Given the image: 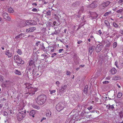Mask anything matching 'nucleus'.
<instances>
[{
    "label": "nucleus",
    "mask_w": 123,
    "mask_h": 123,
    "mask_svg": "<svg viewBox=\"0 0 123 123\" xmlns=\"http://www.w3.org/2000/svg\"><path fill=\"white\" fill-rule=\"evenodd\" d=\"M47 98L46 95L44 94L39 96L35 99V101L39 105H42L44 104Z\"/></svg>",
    "instance_id": "1"
},
{
    "label": "nucleus",
    "mask_w": 123,
    "mask_h": 123,
    "mask_svg": "<svg viewBox=\"0 0 123 123\" xmlns=\"http://www.w3.org/2000/svg\"><path fill=\"white\" fill-rule=\"evenodd\" d=\"M26 115L25 111L19 112L17 115V118L18 120L19 121H21L23 119Z\"/></svg>",
    "instance_id": "2"
},
{
    "label": "nucleus",
    "mask_w": 123,
    "mask_h": 123,
    "mask_svg": "<svg viewBox=\"0 0 123 123\" xmlns=\"http://www.w3.org/2000/svg\"><path fill=\"white\" fill-rule=\"evenodd\" d=\"M63 105L61 103H59L56 105V110L59 111H60L62 110L64 108Z\"/></svg>",
    "instance_id": "3"
},
{
    "label": "nucleus",
    "mask_w": 123,
    "mask_h": 123,
    "mask_svg": "<svg viewBox=\"0 0 123 123\" xmlns=\"http://www.w3.org/2000/svg\"><path fill=\"white\" fill-rule=\"evenodd\" d=\"M91 15L90 17H91L92 19H94L98 17V15L95 12H90Z\"/></svg>",
    "instance_id": "4"
},
{
    "label": "nucleus",
    "mask_w": 123,
    "mask_h": 123,
    "mask_svg": "<svg viewBox=\"0 0 123 123\" xmlns=\"http://www.w3.org/2000/svg\"><path fill=\"white\" fill-rule=\"evenodd\" d=\"M26 24L28 25H36L37 24L36 22L33 20L28 21L25 22Z\"/></svg>",
    "instance_id": "5"
},
{
    "label": "nucleus",
    "mask_w": 123,
    "mask_h": 123,
    "mask_svg": "<svg viewBox=\"0 0 123 123\" xmlns=\"http://www.w3.org/2000/svg\"><path fill=\"white\" fill-rule=\"evenodd\" d=\"M74 61L76 64H79L80 62L79 59L77 56L75 54L74 56Z\"/></svg>",
    "instance_id": "6"
},
{
    "label": "nucleus",
    "mask_w": 123,
    "mask_h": 123,
    "mask_svg": "<svg viewBox=\"0 0 123 123\" xmlns=\"http://www.w3.org/2000/svg\"><path fill=\"white\" fill-rule=\"evenodd\" d=\"M96 2L95 1H94L88 6L89 7L92 8L96 7L97 6V4H96Z\"/></svg>",
    "instance_id": "7"
},
{
    "label": "nucleus",
    "mask_w": 123,
    "mask_h": 123,
    "mask_svg": "<svg viewBox=\"0 0 123 123\" xmlns=\"http://www.w3.org/2000/svg\"><path fill=\"white\" fill-rule=\"evenodd\" d=\"M36 29V27H33L30 28L28 29H27L26 30V32H31L33 31Z\"/></svg>",
    "instance_id": "8"
},
{
    "label": "nucleus",
    "mask_w": 123,
    "mask_h": 123,
    "mask_svg": "<svg viewBox=\"0 0 123 123\" xmlns=\"http://www.w3.org/2000/svg\"><path fill=\"white\" fill-rule=\"evenodd\" d=\"M5 54L7 55L9 57H11L12 56V53L9 50H8L6 51Z\"/></svg>",
    "instance_id": "9"
},
{
    "label": "nucleus",
    "mask_w": 123,
    "mask_h": 123,
    "mask_svg": "<svg viewBox=\"0 0 123 123\" xmlns=\"http://www.w3.org/2000/svg\"><path fill=\"white\" fill-rule=\"evenodd\" d=\"M103 48L98 45L96 48V51L97 52H99L102 50Z\"/></svg>",
    "instance_id": "10"
},
{
    "label": "nucleus",
    "mask_w": 123,
    "mask_h": 123,
    "mask_svg": "<svg viewBox=\"0 0 123 123\" xmlns=\"http://www.w3.org/2000/svg\"><path fill=\"white\" fill-rule=\"evenodd\" d=\"M36 111L35 110H32L30 112V115L32 116L33 117H34V115L36 113Z\"/></svg>",
    "instance_id": "11"
},
{
    "label": "nucleus",
    "mask_w": 123,
    "mask_h": 123,
    "mask_svg": "<svg viewBox=\"0 0 123 123\" xmlns=\"http://www.w3.org/2000/svg\"><path fill=\"white\" fill-rule=\"evenodd\" d=\"M110 72L112 74H114L116 73L117 70L115 68H113L110 71Z\"/></svg>",
    "instance_id": "12"
},
{
    "label": "nucleus",
    "mask_w": 123,
    "mask_h": 123,
    "mask_svg": "<svg viewBox=\"0 0 123 123\" xmlns=\"http://www.w3.org/2000/svg\"><path fill=\"white\" fill-rule=\"evenodd\" d=\"M94 46H92L89 48V50L90 53L91 54L93 52V51L94 50Z\"/></svg>",
    "instance_id": "13"
},
{
    "label": "nucleus",
    "mask_w": 123,
    "mask_h": 123,
    "mask_svg": "<svg viewBox=\"0 0 123 123\" xmlns=\"http://www.w3.org/2000/svg\"><path fill=\"white\" fill-rule=\"evenodd\" d=\"M16 62L17 63L22 64H23L24 63V61L20 57L18 61H17Z\"/></svg>",
    "instance_id": "14"
},
{
    "label": "nucleus",
    "mask_w": 123,
    "mask_h": 123,
    "mask_svg": "<svg viewBox=\"0 0 123 123\" xmlns=\"http://www.w3.org/2000/svg\"><path fill=\"white\" fill-rule=\"evenodd\" d=\"M80 4V2L78 1H77L73 3L72 4V6H79Z\"/></svg>",
    "instance_id": "15"
},
{
    "label": "nucleus",
    "mask_w": 123,
    "mask_h": 123,
    "mask_svg": "<svg viewBox=\"0 0 123 123\" xmlns=\"http://www.w3.org/2000/svg\"><path fill=\"white\" fill-rule=\"evenodd\" d=\"M121 79V77L119 76H115L113 78V80H119Z\"/></svg>",
    "instance_id": "16"
},
{
    "label": "nucleus",
    "mask_w": 123,
    "mask_h": 123,
    "mask_svg": "<svg viewBox=\"0 0 123 123\" xmlns=\"http://www.w3.org/2000/svg\"><path fill=\"white\" fill-rule=\"evenodd\" d=\"M106 107L109 110L111 109L112 110H113L114 108V107L113 105H107Z\"/></svg>",
    "instance_id": "17"
},
{
    "label": "nucleus",
    "mask_w": 123,
    "mask_h": 123,
    "mask_svg": "<svg viewBox=\"0 0 123 123\" xmlns=\"http://www.w3.org/2000/svg\"><path fill=\"white\" fill-rule=\"evenodd\" d=\"M0 112L4 116H7L8 115V113L6 111H3V110L1 111Z\"/></svg>",
    "instance_id": "18"
},
{
    "label": "nucleus",
    "mask_w": 123,
    "mask_h": 123,
    "mask_svg": "<svg viewBox=\"0 0 123 123\" xmlns=\"http://www.w3.org/2000/svg\"><path fill=\"white\" fill-rule=\"evenodd\" d=\"M88 88V86L87 85H86L85 86V88L84 89V92L86 94H87V93Z\"/></svg>",
    "instance_id": "19"
},
{
    "label": "nucleus",
    "mask_w": 123,
    "mask_h": 123,
    "mask_svg": "<svg viewBox=\"0 0 123 123\" xmlns=\"http://www.w3.org/2000/svg\"><path fill=\"white\" fill-rule=\"evenodd\" d=\"M105 23L107 27L109 28H110V25L109 21L107 20H105Z\"/></svg>",
    "instance_id": "20"
},
{
    "label": "nucleus",
    "mask_w": 123,
    "mask_h": 123,
    "mask_svg": "<svg viewBox=\"0 0 123 123\" xmlns=\"http://www.w3.org/2000/svg\"><path fill=\"white\" fill-rule=\"evenodd\" d=\"M51 112L50 111L48 110L47 111L46 115L48 117H49L51 116Z\"/></svg>",
    "instance_id": "21"
},
{
    "label": "nucleus",
    "mask_w": 123,
    "mask_h": 123,
    "mask_svg": "<svg viewBox=\"0 0 123 123\" xmlns=\"http://www.w3.org/2000/svg\"><path fill=\"white\" fill-rule=\"evenodd\" d=\"M67 87V85H65L63 86L62 87L61 90L63 92L64 91Z\"/></svg>",
    "instance_id": "22"
},
{
    "label": "nucleus",
    "mask_w": 123,
    "mask_h": 123,
    "mask_svg": "<svg viewBox=\"0 0 123 123\" xmlns=\"http://www.w3.org/2000/svg\"><path fill=\"white\" fill-rule=\"evenodd\" d=\"M14 73L16 74L19 75H21L22 74L20 71L17 70H15Z\"/></svg>",
    "instance_id": "23"
},
{
    "label": "nucleus",
    "mask_w": 123,
    "mask_h": 123,
    "mask_svg": "<svg viewBox=\"0 0 123 123\" xmlns=\"http://www.w3.org/2000/svg\"><path fill=\"white\" fill-rule=\"evenodd\" d=\"M23 35V33H21L19 35L15 37V39L17 40L19 38H22V35Z\"/></svg>",
    "instance_id": "24"
},
{
    "label": "nucleus",
    "mask_w": 123,
    "mask_h": 123,
    "mask_svg": "<svg viewBox=\"0 0 123 123\" xmlns=\"http://www.w3.org/2000/svg\"><path fill=\"white\" fill-rule=\"evenodd\" d=\"M32 106L33 108L37 110L39 109L40 108L39 106L35 105H33Z\"/></svg>",
    "instance_id": "25"
},
{
    "label": "nucleus",
    "mask_w": 123,
    "mask_h": 123,
    "mask_svg": "<svg viewBox=\"0 0 123 123\" xmlns=\"http://www.w3.org/2000/svg\"><path fill=\"white\" fill-rule=\"evenodd\" d=\"M94 114L96 115V117H97L98 116V114H99V112L98 111H94ZM96 117H94V118H95Z\"/></svg>",
    "instance_id": "26"
},
{
    "label": "nucleus",
    "mask_w": 123,
    "mask_h": 123,
    "mask_svg": "<svg viewBox=\"0 0 123 123\" xmlns=\"http://www.w3.org/2000/svg\"><path fill=\"white\" fill-rule=\"evenodd\" d=\"M20 58V57L18 55H17L16 56L15 55L14 57V60H15L16 61H18Z\"/></svg>",
    "instance_id": "27"
},
{
    "label": "nucleus",
    "mask_w": 123,
    "mask_h": 123,
    "mask_svg": "<svg viewBox=\"0 0 123 123\" xmlns=\"http://www.w3.org/2000/svg\"><path fill=\"white\" fill-rule=\"evenodd\" d=\"M8 12L10 13H12L14 12V10L11 7H10L8 8Z\"/></svg>",
    "instance_id": "28"
},
{
    "label": "nucleus",
    "mask_w": 123,
    "mask_h": 123,
    "mask_svg": "<svg viewBox=\"0 0 123 123\" xmlns=\"http://www.w3.org/2000/svg\"><path fill=\"white\" fill-rule=\"evenodd\" d=\"M34 62L32 60H31L30 61L29 63V65L30 66H31L34 64Z\"/></svg>",
    "instance_id": "29"
},
{
    "label": "nucleus",
    "mask_w": 123,
    "mask_h": 123,
    "mask_svg": "<svg viewBox=\"0 0 123 123\" xmlns=\"http://www.w3.org/2000/svg\"><path fill=\"white\" fill-rule=\"evenodd\" d=\"M122 95V93L121 92H118V95H117V97L119 98H120L121 97Z\"/></svg>",
    "instance_id": "30"
},
{
    "label": "nucleus",
    "mask_w": 123,
    "mask_h": 123,
    "mask_svg": "<svg viewBox=\"0 0 123 123\" xmlns=\"http://www.w3.org/2000/svg\"><path fill=\"white\" fill-rule=\"evenodd\" d=\"M46 13L48 16H50L51 15V12L50 10H49L48 11L46 12Z\"/></svg>",
    "instance_id": "31"
},
{
    "label": "nucleus",
    "mask_w": 123,
    "mask_h": 123,
    "mask_svg": "<svg viewBox=\"0 0 123 123\" xmlns=\"http://www.w3.org/2000/svg\"><path fill=\"white\" fill-rule=\"evenodd\" d=\"M41 49L44 52H45L46 51V48L43 45L41 47Z\"/></svg>",
    "instance_id": "32"
},
{
    "label": "nucleus",
    "mask_w": 123,
    "mask_h": 123,
    "mask_svg": "<svg viewBox=\"0 0 123 123\" xmlns=\"http://www.w3.org/2000/svg\"><path fill=\"white\" fill-rule=\"evenodd\" d=\"M105 43L103 42H101V43H100L99 44H98V45L100 46V47H102L103 48L104 47V45L105 44Z\"/></svg>",
    "instance_id": "33"
},
{
    "label": "nucleus",
    "mask_w": 123,
    "mask_h": 123,
    "mask_svg": "<svg viewBox=\"0 0 123 123\" xmlns=\"http://www.w3.org/2000/svg\"><path fill=\"white\" fill-rule=\"evenodd\" d=\"M111 11H110V12H107L105 13L104 16H106L108 15L109 14H110L111 13Z\"/></svg>",
    "instance_id": "34"
},
{
    "label": "nucleus",
    "mask_w": 123,
    "mask_h": 123,
    "mask_svg": "<svg viewBox=\"0 0 123 123\" xmlns=\"http://www.w3.org/2000/svg\"><path fill=\"white\" fill-rule=\"evenodd\" d=\"M119 115H120L121 118H122L123 117V114L122 111H120L119 113Z\"/></svg>",
    "instance_id": "35"
},
{
    "label": "nucleus",
    "mask_w": 123,
    "mask_h": 123,
    "mask_svg": "<svg viewBox=\"0 0 123 123\" xmlns=\"http://www.w3.org/2000/svg\"><path fill=\"white\" fill-rule=\"evenodd\" d=\"M8 15V14L6 13H3L2 15L3 17L5 19Z\"/></svg>",
    "instance_id": "36"
},
{
    "label": "nucleus",
    "mask_w": 123,
    "mask_h": 123,
    "mask_svg": "<svg viewBox=\"0 0 123 123\" xmlns=\"http://www.w3.org/2000/svg\"><path fill=\"white\" fill-rule=\"evenodd\" d=\"M84 113L85 111L83 110L80 114V116H84V115H85V113Z\"/></svg>",
    "instance_id": "37"
},
{
    "label": "nucleus",
    "mask_w": 123,
    "mask_h": 123,
    "mask_svg": "<svg viewBox=\"0 0 123 123\" xmlns=\"http://www.w3.org/2000/svg\"><path fill=\"white\" fill-rule=\"evenodd\" d=\"M54 15L56 16V17H55V19H56L58 22H59L60 21L59 17L57 16H56V14H54Z\"/></svg>",
    "instance_id": "38"
},
{
    "label": "nucleus",
    "mask_w": 123,
    "mask_h": 123,
    "mask_svg": "<svg viewBox=\"0 0 123 123\" xmlns=\"http://www.w3.org/2000/svg\"><path fill=\"white\" fill-rule=\"evenodd\" d=\"M113 25L115 27L117 28L118 27V25L115 22H114L113 23Z\"/></svg>",
    "instance_id": "39"
},
{
    "label": "nucleus",
    "mask_w": 123,
    "mask_h": 123,
    "mask_svg": "<svg viewBox=\"0 0 123 123\" xmlns=\"http://www.w3.org/2000/svg\"><path fill=\"white\" fill-rule=\"evenodd\" d=\"M5 19L8 21H10L11 20L10 17L8 16V15L6 17Z\"/></svg>",
    "instance_id": "40"
},
{
    "label": "nucleus",
    "mask_w": 123,
    "mask_h": 123,
    "mask_svg": "<svg viewBox=\"0 0 123 123\" xmlns=\"http://www.w3.org/2000/svg\"><path fill=\"white\" fill-rule=\"evenodd\" d=\"M117 46V43L116 42H115L113 44V47L114 48H115Z\"/></svg>",
    "instance_id": "41"
},
{
    "label": "nucleus",
    "mask_w": 123,
    "mask_h": 123,
    "mask_svg": "<svg viewBox=\"0 0 123 123\" xmlns=\"http://www.w3.org/2000/svg\"><path fill=\"white\" fill-rule=\"evenodd\" d=\"M104 3H105V4L106 6H107L110 4V2L109 1H107Z\"/></svg>",
    "instance_id": "42"
},
{
    "label": "nucleus",
    "mask_w": 123,
    "mask_h": 123,
    "mask_svg": "<svg viewBox=\"0 0 123 123\" xmlns=\"http://www.w3.org/2000/svg\"><path fill=\"white\" fill-rule=\"evenodd\" d=\"M52 35H54V34L57 35L58 34V32L57 31H55L53 33H52Z\"/></svg>",
    "instance_id": "43"
},
{
    "label": "nucleus",
    "mask_w": 123,
    "mask_h": 123,
    "mask_svg": "<svg viewBox=\"0 0 123 123\" xmlns=\"http://www.w3.org/2000/svg\"><path fill=\"white\" fill-rule=\"evenodd\" d=\"M2 86L3 87H5L6 86V84L4 82H3L1 84Z\"/></svg>",
    "instance_id": "44"
},
{
    "label": "nucleus",
    "mask_w": 123,
    "mask_h": 123,
    "mask_svg": "<svg viewBox=\"0 0 123 123\" xmlns=\"http://www.w3.org/2000/svg\"><path fill=\"white\" fill-rule=\"evenodd\" d=\"M17 53L20 55H21L22 53V52L20 49H18L17 51Z\"/></svg>",
    "instance_id": "45"
},
{
    "label": "nucleus",
    "mask_w": 123,
    "mask_h": 123,
    "mask_svg": "<svg viewBox=\"0 0 123 123\" xmlns=\"http://www.w3.org/2000/svg\"><path fill=\"white\" fill-rule=\"evenodd\" d=\"M3 76L2 75H0V81H3Z\"/></svg>",
    "instance_id": "46"
},
{
    "label": "nucleus",
    "mask_w": 123,
    "mask_h": 123,
    "mask_svg": "<svg viewBox=\"0 0 123 123\" xmlns=\"http://www.w3.org/2000/svg\"><path fill=\"white\" fill-rule=\"evenodd\" d=\"M71 72L70 71L68 70L66 72V74L67 75H70L71 74Z\"/></svg>",
    "instance_id": "47"
},
{
    "label": "nucleus",
    "mask_w": 123,
    "mask_h": 123,
    "mask_svg": "<svg viewBox=\"0 0 123 123\" xmlns=\"http://www.w3.org/2000/svg\"><path fill=\"white\" fill-rule=\"evenodd\" d=\"M84 111H85L84 113H85V115H84L85 116H87V114L89 112L88 111H86V110H84Z\"/></svg>",
    "instance_id": "48"
},
{
    "label": "nucleus",
    "mask_w": 123,
    "mask_h": 123,
    "mask_svg": "<svg viewBox=\"0 0 123 123\" xmlns=\"http://www.w3.org/2000/svg\"><path fill=\"white\" fill-rule=\"evenodd\" d=\"M123 11V10L122 9H119L116 12L117 13H119L120 12H121L122 11Z\"/></svg>",
    "instance_id": "49"
},
{
    "label": "nucleus",
    "mask_w": 123,
    "mask_h": 123,
    "mask_svg": "<svg viewBox=\"0 0 123 123\" xmlns=\"http://www.w3.org/2000/svg\"><path fill=\"white\" fill-rule=\"evenodd\" d=\"M57 55V54L55 53H54L53 54H52L51 55L52 56H51V57L52 58H53L56 55Z\"/></svg>",
    "instance_id": "50"
},
{
    "label": "nucleus",
    "mask_w": 123,
    "mask_h": 123,
    "mask_svg": "<svg viewBox=\"0 0 123 123\" xmlns=\"http://www.w3.org/2000/svg\"><path fill=\"white\" fill-rule=\"evenodd\" d=\"M32 11L34 12H36L37 11V9L35 8H33L32 10Z\"/></svg>",
    "instance_id": "51"
},
{
    "label": "nucleus",
    "mask_w": 123,
    "mask_h": 123,
    "mask_svg": "<svg viewBox=\"0 0 123 123\" xmlns=\"http://www.w3.org/2000/svg\"><path fill=\"white\" fill-rule=\"evenodd\" d=\"M74 98L75 99H76V98H77L78 99V98H79V97L77 94H76V95H75V96L74 97Z\"/></svg>",
    "instance_id": "52"
},
{
    "label": "nucleus",
    "mask_w": 123,
    "mask_h": 123,
    "mask_svg": "<svg viewBox=\"0 0 123 123\" xmlns=\"http://www.w3.org/2000/svg\"><path fill=\"white\" fill-rule=\"evenodd\" d=\"M31 66H29V65H28L27 67V68L29 70H30L31 68Z\"/></svg>",
    "instance_id": "53"
},
{
    "label": "nucleus",
    "mask_w": 123,
    "mask_h": 123,
    "mask_svg": "<svg viewBox=\"0 0 123 123\" xmlns=\"http://www.w3.org/2000/svg\"><path fill=\"white\" fill-rule=\"evenodd\" d=\"M105 4V3H103L101 5V6L103 7H107Z\"/></svg>",
    "instance_id": "54"
},
{
    "label": "nucleus",
    "mask_w": 123,
    "mask_h": 123,
    "mask_svg": "<svg viewBox=\"0 0 123 123\" xmlns=\"http://www.w3.org/2000/svg\"><path fill=\"white\" fill-rule=\"evenodd\" d=\"M118 62L117 61H116L115 62V65L116 67L118 68H119L118 66H117Z\"/></svg>",
    "instance_id": "55"
},
{
    "label": "nucleus",
    "mask_w": 123,
    "mask_h": 123,
    "mask_svg": "<svg viewBox=\"0 0 123 123\" xmlns=\"http://www.w3.org/2000/svg\"><path fill=\"white\" fill-rule=\"evenodd\" d=\"M109 83V81H104L103 82V83L104 84H107Z\"/></svg>",
    "instance_id": "56"
},
{
    "label": "nucleus",
    "mask_w": 123,
    "mask_h": 123,
    "mask_svg": "<svg viewBox=\"0 0 123 123\" xmlns=\"http://www.w3.org/2000/svg\"><path fill=\"white\" fill-rule=\"evenodd\" d=\"M92 108V106H91L90 107H88V108L89 111V110L91 109Z\"/></svg>",
    "instance_id": "57"
},
{
    "label": "nucleus",
    "mask_w": 123,
    "mask_h": 123,
    "mask_svg": "<svg viewBox=\"0 0 123 123\" xmlns=\"http://www.w3.org/2000/svg\"><path fill=\"white\" fill-rule=\"evenodd\" d=\"M98 34L99 35H100L102 34V32L101 31V30H99L98 31Z\"/></svg>",
    "instance_id": "58"
},
{
    "label": "nucleus",
    "mask_w": 123,
    "mask_h": 123,
    "mask_svg": "<svg viewBox=\"0 0 123 123\" xmlns=\"http://www.w3.org/2000/svg\"><path fill=\"white\" fill-rule=\"evenodd\" d=\"M123 1V0H119L118 1L119 3H120Z\"/></svg>",
    "instance_id": "59"
},
{
    "label": "nucleus",
    "mask_w": 123,
    "mask_h": 123,
    "mask_svg": "<svg viewBox=\"0 0 123 123\" xmlns=\"http://www.w3.org/2000/svg\"><path fill=\"white\" fill-rule=\"evenodd\" d=\"M82 42V41H79L77 42V43L78 44H80V43H81Z\"/></svg>",
    "instance_id": "60"
},
{
    "label": "nucleus",
    "mask_w": 123,
    "mask_h": 123,
    "mask_svg": "<svg viewBox=\"0 0 123 123\" xmlns=\"http://www.w3.org/2000/svg\"><path fill=\"white\" fill-rule=\"evenodd\" d=\"M63 49H60L59 50V53H61L62 51H63Z\"/></svg>",
    "instance_id": "61"
},
{
    "label": "nucleus",
    "mask_w": 123,
    "mask_h": 123,
    "mask_svg": "<svg viewBox=\"0 0 123 123\" xmlns=\"http://www.w3.org/2000/svg\"><path fill=\"white\" fill-rule=\"evenodd\" d=\"M48 57V56L47 55H45L44 57V59L45 60H46V59Z\"/></svg>",
    "instance_id": "62"
},
{
    "label": "nucleus",
    "mask_w": 123,
    "mask_h": 123,
    "mask_svg": "<svg viewBox=\"0 0 123 123\" xmlns=\"http://www.w3.org/2000/svg\"><path fill=\"white\" fill-rule=\"evenodd\" d=\"M84 8L83 6H82L81 7V10H82V11H83L84 10Z\"/></svg>",
    "instance_id": "63"
},
{
    "label": "nucleus",
    "mask_w": 123,
    "mask_h": 123,
    "mask_svg": "<svg viewBox=\"0 0 123 123\" xmlns=\"http://www.w3.org/2000/svg\"><path fill=\"white\" fill-rule=\"evenodd\" d=\"M56 85H59L60 84V82L59 81H57L56 82Z\"/></svg>",
    "instance_id": "64"
}]
</instances>
